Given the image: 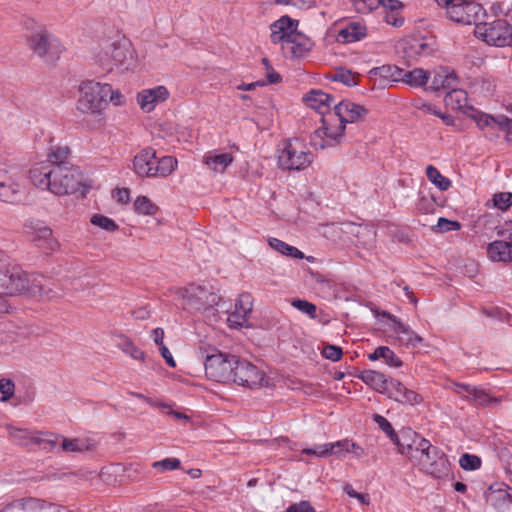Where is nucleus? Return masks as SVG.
<instances>
[{
  "label": "nucleus",
  "instance_id": "6e6d98bb",
  "mask_svg": "<svg viewBox=\"0 0 512 512\" xmlns=\"http://www.w3.org/2000/svg\"><path fill=\"white\" fill-rule=\"evenodd\" d=\"M349 445H350V439H348V438L338 440L333 443H328L330 456L335 455L339 458L343 457L344 453L349 452Z\"/></svg>",
  "mask_w": 512,
  "mask_h": 512
},
{
  "label": "nucleus",
  "instance_id": "58836bf2",
  "mask_svg": "<svg viewBox=\"0 0 512 512\" xmlns=\"http://www.w3.org/2000/svg\"><path fill=\"white\" fill-rule=\"evenodd\" d=\"M472 87L475 93L489 97L496 91V79L491 75H483L473 82Z\"/></svg>",
  "mask_w": 512,
  "mask_h": 512
},
{
  "label": "nucleus",
  "instance_id": "49530a36",
  "mask_svg": "<svg viewBox=\"0 0 512 512\" xmlns=\"http://www.w3.org/2000/svg\"><path fill=\"white\" fill-rule=\"evenodd\" d=\"M493 207L506 211L512 206V192H498L491 199Z\"/></svg>",
  "mask_w": 512,
  "mask_h": 512
},
{
  "label": "nucleus",
  "instance_id": "13d9d810",
  "mask_svg": "<svg viewBox=\"0 0 512 512\" xmlns=\"http://www.w3.org/2000/svg\"><path fill=\"white\" fill-rule=\"evenodd\" d=\"M322 355L331 361H339L343 355L342 348L336 345L327 344L322 350Z\"/></svg>",
  "mask_w": 512,
  "mask_h": 512
},
{
  "label": "nucleus",
  "instance_id": "338daca9",
  "mask_svg": "<svg viewBox=\"0 0 512 512\" xmlns=\"http://www.w3.org/2000/svg\"><path fill=\"white\" fill-rule=\"evenodd\" d=\"M0 512H27L25 500L14 501L2 508Z\"/></svg>",
  "mask_w": 512,
  "mask_h": 512
},
{
  "label": "nucleus",
  "instance_id": "2f4dec72",
  "mask_svg": "<svg viewBox=\"0 0 512 512\" xmlns=\"http://www.w3.org/2000/svg\"><path fill=\"white\" fill-rule=\"evenodd\" d=\"M459 78L454 71L448 69H441L437 71L432 79L431 88L434 91L439 90H450L453 87L458 86Z\"/></svg>",
  "mask_w": 512,
  "mask_h": 512
},
{
  "label": "nucleus",
  "instance_id": "680f3d73",
  "mask_svg": "<svg viewBox=\"0 0 512 512\" xmlns=\"http://www.w3.org/2000/svg\"><path fill=\"white\" fill-rule=\"evenodd\" d=\"M413 107L424 114L435 115L438 113V108L431 103L424 101L423 99H416L413 102Z\"/></svg>",
  "mask_w": 512,
  "mask_h": 512
},
{
  "label": "nucleus",
  "instance_id": "2eb2a0df",
  "mask_svg": "<svg viewBox=\"0 0 512 512\" xmlns=\"http://www.w3.org/2000/svg\"><path fill=\"white\" fill-rule=\"evenodd\" d=\"M265 381V373L250 361L237 357L230 383L250 389L261 387Z\"/></svg>",
  "mask_w": 512,
  "mask_h": 512
},
{
  "label": "nucleus",
  "instance_id": "f257e3e1",
  "mask_svg": "<svg viewBox=\"0 0 512 512\" xmlns=\"http://www.w3.org/2000/svg\"><path fill=\"white\" fill-rule=\"evenodd\" d=\"M42 281V276L28 274L10 263L8 256L0 250V313H8L11 309L7 296H42L45 293Z\"/></svg>",
  "mask_w": 512,
  "mask_h": 512
},
{
  "label": "nucleus",
  "instance_id": "9d476101",
  "mask_svg": "<svg viewBox=\"0 0 512 512\" xmlns=\"http://www.w3.org/2000/svg\"><path fill=\"white\" fill-rule=\"evenodd\" d=\"M475 36L488 45L506 47L512 43V25L505 19L476 24Z\"/></svg>",
  "mask_w": 512,
  "mask_h": 512
},
{
  "label": "nucleus",
  "instance_id": "7c9ffc66",
  "mask_svg": "<svg viewBox=\"0 0 512 512\" xmlns=\"http://www.w3.org/2000/svg\"><path fill=\"white\" fill-rule=\"evenodd\" d=\"M487 254L492 261L512 262V241L496 240L488 244Z\"/></svg>",
  "mask_w": 512,
  "mask_h": 512
},
{
  "label": "nucleus",
  "instance_id": "c85d7f7f",
  "mask_svg": "<svg viewBox=\"0 0 512 512\" xmlns=\"http://www.w3.org/2000/svg\"><path fill=\"white\" fill-rule=\"evenodd\" d=\"M234 160L232 153H218L209 151L203 156V163L216 173H223Z\"/></svg>",
  "mask_w": 512,
  "mask_h": 512
},
{
  "label": "nucleus",
  "instance_id": "a878e982",
  "mask_svg": "<svg viewBox=\"0 0 512 512\" xmlns=\"http://www.w3.org/2000/svg\"><path fill=\"white\" fill-rule=\"evenodd\" d=\"M303 101L308 107L318 111L323 116L328 113V111H331L330 107L332 104H336L335 98L332 95L318 89H312L305 94Z\"/></svg>",
  "mask_w": 512,
  "mask_h": 512
},
{
  "label": "nucleus",
  "instance_id": "8fccbe9b",
  "mask_svg": "<svg viewBox=\"0 0 512 512\" xmlns=\"http://www.w3.org/2000/svg\"><path fill=\"white\" fill-rule=\"evenodd\" d=\"M291 305L303 314L308 315L311 319L316 318L317 306L314 303L303 299H294Z\"/></svg>",
  "mask_w": 512,
  "mask_h": 512
},
{
  "label": "nucleus",
  "instance_id": "052dcab7",
  "mask_svg": "<svg viewBox=\"0 0 512 512\" xmlns=\"http://www.w3.org/2000/svg\"><path fill=\"white\" fill-rule=\"evenodd\" d=\"M329 446L328 443L322 444V445H316L313 448H305L302 450L303 454L309 455V456H315L319 458H324L327 456H330L329 453Z\"/></svg>",
  "mask_w": 512,
  "mask_h": 512
},
{
  "label": "nucleus",
  "instance_id": "3c124183",
  "mask_svg": "<svg viewBox=\"0 0 512 512\" xmlns=\"http://www.w3.org/2000/svg\"><path fill=\"white\" fill-rule=\"evenodd\" d=\"M181 467V461L178 458H165L163 460L155 461L152 463V468L159 471H172Z\"/></svg>",
  "mask_w": 512,
  "mask_h": 512
},
{
  "label": "nucleus",
  "instance_id": "b1692460",
  "mask_svg": "<svg viewBox=\"0 0 512 512\" xmlns=\"http://www.w3.org/2000/svg\"><path fill=\"white\" fill-rule=\"evenodd\" d=\"M253 309L252 296L249 293H242L239 295L235 309L228 316L230 326H243L247 321L249 314Z\"/></svg>",
  "mask_w": 512,
  "mask_h": 512
},
{
  "label": "nucleus",
  "instance_id": "9b49d317",
  "mask_svg": "<svg viewBox=\"0 0 512 512\" xmlns=\"http://www.w3.org/2000/svg\"><path fill=\"white\" fill-rule=\"evenodd\" d=\"M436 3L446 8L447 17L459 24H478L477 20L483 14V7L474 0H435Z\"/></svg>",
  "mask_w": 512,
  "mask_h": 512
},
{
  "label": "nucleus",
  "instance_id": "09e8293b",
  "mask_svg": "<svg viewBox=\"0 0 512 512\" xmlns=\"http://www.w3.org/2000/svg\"><path fill=\"white\" fill-rule=\"evenodd\" d=\"M331 80L335 82L342 83L348 87L354 86L357 84V77L354 73L349 70L340 69L337 70L332 76Z\"/></svg>",
  "mask_w": 512,
  "mask_h": 512
},
{
  "label": "nucleus",
  "instance_id": "72a5a7b5",
  "mask_svg": "<svg viewBox=\"0 0 512 512\" xmlns=\"http://www.w3.org/2000/svg\"><path fill=\"white\" fill-rule=\"evenodd\" d=\"M358 378L380 393H385L389 385V380L385 375L374 370H364L358 375Z\"/></svg>",
  "mask_w": 512,
  "mask_h": 512
},
{
  "label": "nucleus",
  "instance_id": "774afa93",
  "mask_svg": "<svg viewBox=\"0 0 512 512\" xmlns=\"http://www.w3.org/2000/svg\"><path fill=\"white\" fill-rule=\"evenodd\" d=\"M112 102L115 106H121L125 103V97L119 90H114L110 85V93H108V103Z\"/></svg>",
  "mask_w": 512,
  "mask_h": 512
},
{
  "label": "nucleus",
  "instance_id": "f3484780",
  "mask_svg": "<svg viewBox=\"0 0 512 512\" xmlns=\"http://www.w3.org/2000/svg\"><path fill=\"white\" fill-rule=\"evenodd\" d=\"M22 195L21 174L14 166H0V200L14 203Z\"/></svg>",
  "mask_w": 512,
  "mask_h": 512
},
{
  "label": "nucleus",
  "instance_id": "5701e85b",
  "mask_svg": "<svg viewBox=\"0 0 512 512\" xmlns=\"http://www.w3.org/2000/svg\"><path fill=\"white\" fill-rule=\"evenodd\" d=\"M296 28L293 27V20L284 15L270 25V38L274 44H281L283 47L290 36L296 33Z\"/></svg>",
  "mask_w": 512,
  "mask_h": 512
},
{
  "label": "nucleus",
  "instance_id": "e2e57ef3",
  "mask_svg": "<svg viewBox=\"0 0 512 512\" xmlns=\"http://www.w3.org/2000/svg\"><path fill=\"white\" fill-rule=\"evenodd\" d=\"M384 18L385 22L393 27H400L404 23V17L400 11H387Z\"/></svg>",
  "mask_w": 512,
  "mask_h": 512
},
{
  "label": "nucleus",
  "instance_id": "c03bdc74",
  "mask_svg": "<svg viewBox=\"0 0 512 512\" xmlns=\"http://www.w3.org/2000/svg\"><path fill=\"white\" fill-rule=\"evenodd\" d=\"M24 500L27 512H51V510L57 509L56 505L38 498H28Z\"/></svg>",
  "mask_w": 512,
  "mask_h": 512
},
{
  "label": "nucleus",
  "instance_id": "ddd939ff",
  "mask_svg": "<svg viewBox=\"0 0 512 512\" xmlns=\"http://www.w3.org/2000/svg\"><path fill=\"white\" fill-rule=\"evenodd\" d=\"M237 357V355L219 350L207 355L204 361L206 376L215 382L230 383Z\"/></svg>",
  "mask_w": 512,
  "mask_h": 512
},
{
  "label": "nucleus",
  "instance_id": "0eeeda50",
  "mask_svg": "<svg viewBox=\"0 0 512 512\" xmlns=\"http://www.w3.org/2000/svg\"><path fill=\"white\" fill-rule=\"evenodd\" d=\"M313 162V154L306 144L297 138L282 142L279 149L278 166L282 170H304Z\"/></svg>",
  "mask_w": 512,
  "mask_h": 512
},
{
  "label": "nucleus",
  "instance_id": "4c0bfd02",
  "mask_svg": "<svg viewBox=\"0 0 512 512\" xmlns=\"http://www.w3.org/2000/svg\"><path fill=\"white\" fill-rule=\"evenodd\" d=\"M374 76L383 78L386 82H402L403 69L395 65H383L370 71Z\"/></svg>",
  "mask_w": 512,
  "mask_h": 512
},
{
  "label": "nucleus",
  "instance_id": "6e6552de",
  "mask_svg": "<svg viewBox=\"0 0 512 512\" xmlns=\"http://www.w3.org/2000/svg\"><path fill=\"white\" fill-rule=\"evenodd\" d=\"M322 125L310 136V143L315 149H325L339 145L344 139L345 124L336 114L328 111L321 118Z\"/></svg>",
  "mask_w": 512,
  "mask_h": 512
},
{
  "label": "nucleus",
  "instance_id": "dca6fc26",
  "mask_svg": "<svg viewBox=\"0 0 512 512\" xmlns=\"http://www.w3.org/2000/svg\"><path fill=\"white\" fill-rule=\"evenodd\" d=\"M8 430L13 442L21 446L36 444L43 448L53 449L58 444V437L51 432L31 431L15 427H9Z\"/></svg>",
  "mask_w": 512,
  "mask_h": 512
},
{
  "label": "nucleus",
  "instance_id": "412c9836",
  "mask_svg": "<svg viewBox=\"0 0 512 512\" xmlns=\"http://www.w3.org/2000/svg\"><path fill=\"white\" fill-rule=\"evenodd\" d=\"M385 394H387L390 399L401 404L418 405L423 401L420 394L407 388L404 384L395 379L389 380Z\"/></svg>",
  "mask_w": 512,
  "mask_h": 512
},
{
  "label": "nucleus",
  "instance_id": "a19ab883",
  "mask_svg": "<svg viewBox=\"0 0 512 512\" xmlns=\"http://www.w3.org/2000/svg\"><path fill=\"white\" fill-rule=\"evenodd\" d=\"M373 420L379 428L389 437V439L396 445L397 451L399 452L400 445H405L406 442L402 441L397 433L394 431L391 423L382 415L375 414Z\"/></svg>",
  "mask_w": 512,
  "mask_h": 512
},
{
  "label": "nucleus",
  "instance_id": "4468645a",
  "mask_svg": "<svg viewBox=\"0 0 512 512\" xmlns=\"http://www.w3.org/2000/svg\"><path fill=\"white\" fill-rule=\"evenodd\" d=\"M453 391L463 400L469 401L477 408H490L500 405L504 400L503 396H493L486 389L480 386H472L464 383H455Z\"/></svg>",
  "mask_w": 512,
  "mask_h": 512
},
{
  "label": "nucleus",
  "instance_id": "0e129e2a",
  "mask_svg": "<svg viewBox=\"0 0 512 512\" xmlns=\"http://www.w3.org/2000/svg\"><path fill=\"white\" fill-rule=\"evenodd\" d=\"M262 63L265 65L266 70H267L266 76H267L268 83H270V84L279 83L281 81V76L279 73H277L272 68V66L269 63V60L267 58H263Z\"/></svg>",
  "mask_w": 512,
  "mask_h": 512
},
{
  "label": "nucleus",
  "instance_id": "79ce46f5",
  "mask_svg": "<svg viewBox=\"0 0 512 512\" xmlns=\"http://www.w3.org/2000/svg\"><path fill=\"white\" fill-rule=\"evenodd\" d=\"M392 329L399 335L400 340L406 344L415 345L416 343H421L423 341L421 336L416 334L408 325L401 321L397 322L396 326H392Z\"/></svg>",
  "mask_w": 512,
  "mask_h": 512
},
{
  "label": "nucleus",
  "instance_id": "69168bd1",
  "mask_svg": "<svg viewBox=\"0 0 512 512\" xmlns=\"http://www.w3.org/2000/svg\"><path fill=\"white\" fill-rule=\"evenodd\" d=\"M287 512H314V508L309 501H301L290 505Z\"/></svg>",
  "mask_w": 512,
  "mask_h": 512
},
{
  "label": "nucleus",
  "instance_id": "a18cd8bd",
  "mask_svg": "<svg viewBox=\"0 0 512 512\" xmlns=\"http://www.w3.org/2000/svg\"><path fill=\"white\" fill-rule=\"evenodd\" d=\"M135 211L143 215H155L158 207L146 196H138L134 202Z\"/></svg>",
  "mask_w": 512,
  "mask_h": 512
},
{
  "label": "nucleus",
  "instance_id": "423d86ee",
  "mask_svg": "<svg viewBox=\"0 0 512 512\" xmlns=\"http://www.w3.org/2000/svg\"><path fill=\"white\" fill-rule=\"evenodd\" d=\"M79 98L76 109L82 114L102 116L108 107L110 84L94 80L82 81L78 88Z\"/></svg>",
  "mask_w": 512,
  "mask_h": 512
},
{
  "label": "nucleus",
  "instance_id": "a211bd4d",
  "mask_svg": "<svg viewBox=\"0 0 512 512\" xmlns=\"http://www.w3.org/2000/svg\"><path fill=\"white\" fill-rule=\"evenodd\" d=\"M331 112L336 114L346 125L364 120L369 110L365 106L350 100H342L334 105V110Z\"/></svg>",
  "mask_w": 512,
  "mask_h": 512
},
{
  "label": "nucleus",
  "instance_id": "bb28decb",
  "mask_svg": "<svg viewBox=\"0 0 512 512\" xmlns=\"http://www.w3.org/2000/svg\"><path fill=\"white\" fill-rule=\"evenodd\" d=\"M49 168H76L70 161V149L67 146H53L47 154V159L35 165H45Z\"/></svg>",
  "mask_w": 512,
  "mask_h": 512
},
{
  "label": "nucleus",
  "instance_id": "e433bc0d",
  "mask_svg": "<svg viewBox=\"0 0 512 512\" xmlns=\"http://www.w3.org/2000/svg\"><path fill=\"white\" fill-rule=\"evenodd\" d=\"M368 359L371 361H376L378 359H384L385 363L391 367H401L402 361L401 359L387 346H379L377 347L373 353L368 355Z\"/></svg>",
  "mask_w": 512,
  "mask_h": 512
},
{
  "label": "nucleus",
  "instance_id": "39448f33",
  "mask_svg": "<svg viewBox=\"0 0 512 512\" xmlns=\"http://www.w3.org/2000/svg\"><path fill=\"white\" fill-rule=\"evenodd\" d=\"M26 42L31 52L46 64H54L63 52L60 40L43 24H34L26 36Z\"/></svg>",
  "mask_w": 512,
  "mask_h": 512
},
{
  "label": "nucleus",
  "instance_id": "20e7f679",
  "mask_svg": "<svg viewBox=\"0 0 512 512\" xmlns=\"http://www.w3.org/2000/svg\"><path fill=\"white\" fill-rule=\"evenodd\" d=\"M178 161L173 156L157 158L152 147L141 149L133 158L132 169L139 177L165 178L177 168Z\"/></svg>",
  "mask_w": 512,
  "mask_h": 512
},
{
  "label": "nucleus",
  "instance_id": "5fc2aeb1",
  "mask_svg": "<svg viewBox=\"0 0 512 512\" xmlns=\"http://www.w3.org/2000/svg\"><path fill=\"white\" fill-rule=\"evenodd\" d=\"M355 9L362 14L369 13L379 7L382 0H350Z\"/></svg>",
  "mask_w": 512,
  "mask_h": 512
},
{
  "label": "nucleus",
  "instance_id": "c9c22d12",
  "mask_svg": "<svg viewBox=\"0 0 512 512\" xmlns=\"http://www.w3.org/2000/svg\"><path fill=\"white\" fill-rule=\"evenodd\" d=\"M430 78V73L422 68H414L410 71L403 70L402 82L417 88L424 86Z\"/></svg>",
  "mask_w": 512,
  "mask_h": 512
},
{
  "label": "nucleus",
  "instance_id": "bf43d9fd",
  "mask_svg": "<svg viewBox=\"0 0 512 512\" xmlns=\"http://www.w3.org/2000/svg\"><path fill=\"white\" fill-rule=\"evenodd\" d=\"M14 383L10 379H0V399L9 400L14 394Z\"/></svg>",
  "mask_w": 512,
  "mask_h": 512
},
{
  "label": "nucleus",
  "instance_id": "f8f14e48",
  "mask_svg": "<svg viewBox=\"0 0 512 512\" xmlns=\"http://www.w3.org/2000/svg\"><path fill=\"white\" fill-rule=\"evenodd\" d=\"M178 298L183 300V305L190 309L206 310L218 305L219 296L212 291L211 287L190 283L179 288L176 292Z\"/></svg>",
  "mask_w": 512,
  "mask_h": 512
},
{
  "label": "nucleus",
  "instance_id": "aec40b11",
  "mask_svg": "<svg viewBox=\"0 0 512 512\" xmlns=\"http://www.w3.org/2000/svg\"><path fill=\"white\" fill-rule=\"evenodd\" d=\"M399 47L408 61L429 56L434 52L433 44L424 38H406L400 42Z\"/></svg>",
  "mask_w": 512,
  "mask_h": 512
},
{
  "label": "nucleus",
  "instance_id": "c756f323",
  "mask_svg": "<svg viewBox=\"0 0 512 512\" xmlns=\"http://www.w3.org/2000/svg\"><path fill=\"white\" fill-rule=\"evenodd\" d=\"M367 35V27L360 22H349L339 30L336 40L339 43H354Z\"/></svg>",
  "mask_w": 512,
  "mask_h": 512
},
{
  "label": "nucleus",
  "instance_id": "37998d69",
  "mask_svg": "<svg viewBox=\"0 0 512 512\" xmlns=\"http://www.w3.org/2000/svg\"><path fill=\"white\" fill-rule=\"evenodd\" d=\"M426 176L428 180L433 183L441 191H446L451 187V181L443 176L440 171L433 165L426 167Z\"/></svg>",
  "mask_w": 512,
  "mask_h": 512
},
{
  "label": "nucleus",
  "instance_id": "4d7b16f0",
  "mask_svg": "<svg viewBox=\"0 0 512 512\" xmlns=\"http://www.w3.org/2000/svg\"><path fill=\"white\" fill-rule=\"evenodd\" d=\"M438 230L442 233L449 231H458L461 229V223L456 220H449L444 217H440L437 222Z\"/></svg>",
  "mask_w": 512,
  "mask_h": 512
},
{
  "label": "nucleus",
  "instance_id": "ea45409f",
  "mask_svg": "<svg viewBox=\"0 0 512 512\" xmlns=\"http://www.w3.org/2000/svg\"><path fill=\"white\" fill-rule=\"evenodd\" d=\"M268 243L272 249H274L275 251L279 252L282 255L297 259L304 258L303 252L278 238H270L268 240Z\"/></svg>",
  "mask_w": 512,
  "mask_h": 512
},
{
  "label": "nucleus",
  "instance_id": "864d4df0",
  "mask_svg": "<svg viewBox=\"0 0 512 512\" xmlns=\"http://www.w3.org/2000/svg\"><path fill=\"white\" fill-rule=\"evenodd\" d=\"M459 465L463 470L473 471L481 466V459L477 455L464 453L459 459Z\"/></svg>",
  "mask_w": 512,
  "mask_h": 512
},
{
  "label": "nucleus",
  "instance_id": "473e14b6",
  "mask_svg": "<svg viewBox=\"0 0 512 512\" xmlns=\"http://www.w3.org/2000/svg\"><path fill=\"white\" fill-rule=\"evenodd\" d=\"M56 436L58 437V442L61 441V448L65 452H85L94 450L96 447V443L88 438L69 439L60 435Z\"/></svg>",
  "mask_w": 512,
  "mask_h": 512
},
{
  "label": "nucleus",
  "instance_id": "f03ea898",
  "mask_svg": "<svg viewBox=\"0 0 512 512\" xmlns=\"http://www.w3.org/2000/svg\"><path fill=\"white\" fill-rule=\"evenodd\" d=\"M399 454L406 456L421 472L433 478H445L451 472L447 455L425 438L400 445Z\"/></svg>",
  "mask_w": 512,
  "mask_h": 512
},
{
  "label": "nucleus",
  "instance_id": "cd10ccee",
  "mask_svg": "<svg viewBox=\"0 0 512 512\" xmlns=\"http://www.w3.org/2000/svg\"><path fill=\"white\" fill-rule=\"evenodd\" d=\"M30 240L44 253L50 254L59 248L58 241L53 237L52 230L43 226L30 233Z\"/></svg>",
  "mask_w": 512,
  "mask_h": 512
},
{
  "label": "nucleus",
  "instance_id": "f704fd0d",
  "mask_svg": "<svg viewBox=\"0 0 512 512\" xmlns=\"http://www.w3.org/2000/svg\"><path fill=\"white\" fill-rule=\"evenodd\" d=\"M444 103L452 110L464 111L468 108V94L457 86L453 87L446 93Z\"/></svg>",
  "mask_w": 512,
  "mask_h": 512
},
{
  "label": "nucleus",
  "instance_id": "603ef678",
  "mask_svg": "<svg viewBox=\"0 0 512 512\" xmlns=\"http://www.w3.org/2000/svg\"><path fill=\"white\" fill-rule=\"evenodd\" d=\"M121 349L124 353L128 354L130 357H132L135 360H141L144 361L145 359V352L138 348L133 341H131L129 338H125Z\"/></svg>",
  "mask_w": 512,
  "mask_h": 512
},
{
  "label": "nucleus",
  "instance_id": "4be33fe9",
  "mask_svg": "<svg viewBox=\"0 0 512 512\" xmlns=\"http://www.w3.org/2000/svg\"><path fill=\"white\" fill-rule=\"evenodd\" d=\"M485 499L487 504L498 510L499 512H506L512 506V490L507 486H490L485 492Z\"/></svg>",
  "mask_w": 512,
  "mask_h": 512
},
{
  "label": "nucleus",
  "instance_id": "1a4fd4ad",
  "mask_svg": "<svg viewBox=\"0 0 512 512\" xmlns=\"http://www.w3.org/2000/svg\"><path fill=\"white\" fill-rule=\"evenodd\" d=\"M98 62L106 69L114 67H128L133 62V50L125 37L107 41L97 54Z\"/></svg>",
  "mask_w": 512,
  "mask_h": 512
},
{
  "label": "nucleus",
  "instance_id": "393cba45",
  "mask_svg": "<svg viewBox=\"0 0 512 512\" xmlns=\"http://www.w3.org/2000/svg\"><path fill=\"white\" fill-rule=\"evenodd\" d=\"M312 49V42L309 38L300 33L290 36L282 47L283 53L290 58H302Z\"/></svg>",
  "mask_w": 512,
  "mask_h": 512
},
{
  "label": "nucleus",
  "instance_id": "6ab92c4d",
  "mask_svg": "<svg viewBox=\"0 0 512 512\" xmlns=\"http://www.w3.org/2000/svg\"><path fill=\"white\" fill-rule=\"evenodd\" d=\"M170 96L168 89L159 85L154 88L143 89L137 94V103L144 112H152L155 107L165 102Z\"/></svg>",
  "mask_w": 512,
  "mask_h": 512
},
{
  "label": "nucleus",
  "instance_id": "7ed1b4c3",
  "mask_svg": "<svg viewBox=\"0 0 512 512\" xmlns=\"http://www.w3.org/2000/svg\"><path fill=\"white\" fill-rule=\"evenodd\" d=\"M29 178L36 187L49 190L57 196L73 194L79 190L82 181L78 168H49L45 165H33Z\"/></svg>",
  "mask_w": 512,
  "mask_h": 512
},
{
  "label": "nucleus",
  "instance_id": "de8ad7c7",
  "mask_svg": "<svg viewBox=\"0 0 512 512\" xmlns=\"http://www.w3.org/2000/svg\"><path fill=\"white\" fill-rule=\"evenodd\" d=\"M90 222L93 225L98 226L101 229L106 230L108 232H113L118 229V225L113 219L101 214L93 215L90 219Z\"/></svg>",
  "mask_w": 512,
  "mask_h": 512
}]
</instances>
